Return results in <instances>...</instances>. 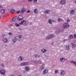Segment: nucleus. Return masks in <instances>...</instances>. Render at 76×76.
Listing matches in <instances>:
<instances>
[{"instance_id": "1", "label": "nucleus", "mask_w": 76, "mask_h": 76, "mask_svg": "<svg viewBox=\"0 0 76 76\" xmlns=\"http://www.w3.org/2000/svg\"><path fill=\"white\" fill-rule=\"evenodd\" d=\"M54 35L50 34L47 37L46 39H51L52 38H54Z\"/></svg>"}, {"instance_id": "2", "label": "nucleus", "mask_w": 76, "mask_h": 76, "mask_svg": "<svg viewBox=\"0 0 76 76\" xmlns=\"http://www.w3.org/2000/svg\"><path fill=\"white\" fill-rule=\"evenodd\" d=\"M23 19V17L22 15H19L17 18V20H21Z\"/></svg>"}, {"instance_id": "3", "label": "nucleus", "mask_w": 76, "mask_h": 76, "mask_svg": "<svg viewBox=\"0 0 76 76\" xmlns=\"http://www.w3.org/2000/svg\"><path fill=\"white\" fill-rule=\"evenodd\" d=\"M69 26V24L68 23H65L63 25V28H67Z\"/></svg>"}, {"instance_id": "4", "label": "nucleus", "mask_w": 76, "mask_h": 76, "mask_svg": "<svg viewBox=\"0 0 76 76\" xmlns=\"http://www.w3.org/2000/svg\"><path fill=\"white\" fill-rule=\"evenodd\" d=\"M26 11V10L24 8H23L21 9L20 12V13L21 15H23L24 12H25Z\"/></svg>"}, {"instance_id": "5", "label": "nucleus", "mask_w": 76, "mask_h": 76, "mask_svg": "<svg viewBox=\"0 0 76 76\" xmlns=\"http://www.w3.org/2000/svg\"><path fill=\"white\" fill-rule=\"evenodd\" d=\"M0 73L1 75H5V71L4 70H1L0 71Z\"/></svg>"}, {"instance_id": "6", "label": "nucleus", "mask_w": 76, "mask_h": 76, "mask_svg": "<svg viewBox=\"0 0 76 76\" xmlns=\"http://www.w3.org/2000/svg\"><path fill=\"white\" fill-rule=\"evenodd\" d=\"M21 66H26V65H28V63L27 62H23L22 63L20 64Z\"/></svg>"}, {"instance_id": "7", "label": "nucleus", "mask_w": 76, "mask_h": 76, "mask_svg": "<svg viewBox=\"0 0 76 76\" xmlns=\"http://www.w3.org/2000/svg\"><path fill=\"white\" fill-rule=\"evenodd\" d=\"M48 69H45L43 72V75H46V74H47L48 73Z\"/></svg>"}, {"instance_id": "8", "label": "nucleus", "mask_w": 76, "mask_h": 76, "mask_svg": "<svg viewBox=\"0 0 76 76\" xmlns=\"http://www.w3.org/2000/svg\"><path fill=\"white\" fill-rule=\"evenodd\" d=\"M65 49L66 50H69L70 49V46L69 45H67Z\"/></svg>"}, {"instance_id": "9", "label": "nucleus", "mask_w": 76, "mask_h": 76, "mask_svg": "<svg viewBox=\"0 0 76 76\" xmlns=\"http://www.w3.org/2000/svg\"><path fill=\"white\" fill-rule=\"evenodd\" d=\"M18 60L19 61H22L23 60V57L20 56L19 57Z\"/></svg>"}, {"instance_id": "10", "label": "nucleus", "mask_w": 76, "mask_h": 76, "mask_svg": "<svg viewBox=\"0 0 76 76\" xmlns=\"http://www.w3.org/2000/svg\"><path fill=\"white\" fill-rule=\"evenodd\" d=\"M45 64H43L40 67V70H42L44 67H45V66L44 65Z\"/></svg>"}, {"instance_id": "11", "label": "nucleus", "mask_w": 76, "mask_h": 76, "mask_svg": "<svg viewBox=\"0 0 76 76\" xmlns=\"http://www.w3.org/2000/svg\"><path fill=\"white\" fill-rule=\"evenodd\" d=\"M60 3L61 4H66V1L65 0H62L61 1Z\"/></svg>"}, {"instance_id": "12", "label": "nucleus", "mask_w": 76, "mask_h": 76, "mask_svg": "<svg viewBox=\"0 0 76 76\" xmlns=\"http://www.w3.org/2000/svg\"><path fill=\"white\" fill-rule=\"evenodd\" d=\"M2 40L4 42H7V38H4Z\"/></svg>"}, {"instance_id": "13", "label": "nucleus", "mask_w": 76, "mask_h": 76, "mask_svg": "<svg viewBox=\"0 0 76 76\" xmlns=\"http://www.w3.org/2000/svg\"><path fill=\"white\" fill-rule=\"evenodd\" d=\"M12 41H13V42H16V41H17V38H16V37H15L12 39Z\"/></svg>"}, {"instance_id": "14", "label": "nucleus", "mask_w": 76, "mask_h": 76, "mask_svg": "<svg viewBox=\"0 0 76 76\" xmlns=\"http://www.w3.org/2000/svg\"><path fill=\"white\" fill-rule=\"evenodd\" d=\"M60 60L62 62H64L65 61V58H61L60 59Z\"/></svg>"}, {"instance_id": "15", "label": "nucleus", "mask_w": 76, "mask_h": 76, "mask_svg": "<svg viewBox=\"0 0 76 76\" xmlns=\"http://www.w3.org/2000/svg\"><path fill=\"white\" fill-rule=\"evenodd\" d=\"M5 13V10L4 9H2L1 10V14H4Z\"/></svg>"}, {"instance_id": "16", "label": "nucleus", "mask_w": 76, "mask_h": 76, "mask_svg": "<svg viewBox=\"0 0 76 76\" xmlns=\"http://www.w3.org/2000/svg\"><path fill=\"white\" fill-rule=\"evenodd\" d=\"M23 25L25 26L27 25L28 23H26V21H25V20H23Z\"/></svg>"}, {"instance_id": "17", "label": "nucleus", "mask_w": 76, "mask_h": 76, "mask_svg": "<svg viewBox=\"0 0 76 76\" xmlns=\"http://www.w3.org/2000/svg\"><path fill=\"white\" fill-rule=\"evenodd\" d=\"M34 12L35 13H37L38 12V10L37 9H35L34 10Z\"/></svg>"}, {"instance_id": "18", "label": "nucleus", "mask_w": 76, "mask_h": 76, "mask_svg": "<svg viewBox=\"0 0 76 76\" xmlns=\"http://www.w3.org/2000/svg\"><path fill=\"white\" fill-rule=\"evenodd\" d=\"M65 74V72L64 70H62L61 71V75H64Z\"/></svg>"}, {"instance_id": "19", "label": "nucleus", "mask_w": 76, "mask_h": 76, "mask_svg": "<svg viewBox=\"0 0 76 76\" xmlns=\"http://www.w3.org/2000/svg\"><path fill=\"white\" fill-rule=\"evenodd\" d=\"M47 51V50L45 49H43L42 51L41 52L43 53H46V52Z\"/></svg>"}, {"instance_id": "20", "label": "nucleus", "mask_w": 76, "mask_h": 76, "mask_svg": "<svg viewBox=\"0 0 76 76\" xmlns=\"http://www.w3.org/2000/svg\"><path fill=\"white\" fill-rule=\"evenodd\" d=\"M10 12L11 13H16V11L15 10H12Z\"/></svg>"}, {"instance_id": "21", "label": "nucleus", "mask_w": 76, "mask_h": 76, "mask_svg": "<svg viewBox=\"0 0 76 76\" xmlns=\"http://www.w3.org/2000/svg\"><path fill=\"white\" fill-rule=\"evenodd\" d=\"M6 34H2V37L3 38H6Z\"/></svg>"}, {"instance_id": "22", "label": "nucleus", "mask_w": 76, "mask_h": 76, "mask_svg": "<svg viewBox=\"0 0 76 76\" xmlns=\"http://www.w3.org/2000/svg\"><path fill=\"white\" fill-rule=\"evenodd\" d=\"M45 13H46L47 14H49L50 12V11L49 10H47L45 11Z\"/></svg>"}, {"instance_id": "23", "label": "nucleus", "mask_w": 76, "mask_h": 76, "mask_svg": "<svg viewBox=\"0 0 76 76\" xmlns=\"http://www.w3.org/2000/svg\"><path fill=\"white\" fill-rule=\"evenodd\" d=\"M70 63H74V64L75 66H76V62L75 61H70Z\"/></svg>"}, {"instance_id": "24", "label": "nucleus", "mask_w": 76, "mask_h": 76, "mask_svg": "<svg viewBox=\"0 0 76 76\" xmlns=\"http://www.w3.org/2000/svg\"><path fill=\"white\" fill-rule=\"evenodd\" d=\"M74 12H75V11L73 10H71L70 11V14H71L72 15L74 13Z\"/></svg>"}, {"instance_id": "25", "label": "nucleus", "mask_w": 76, "mask_h": 76, "mask_svg": "<svg viewBox=\"0 0 76 76\" xmlns=\"http://www.w3.org/2000/svg\"><path fill=\"white\" fill-rule=\"evenodd\" d=\"M41 61L40 60H39L38 61H36V63L37 64H38V63H38L39 64H41Z\"/></svg>"}, {"instance_id": "26", "label": "nucleus", "mask_w": 76, "mask_h": 76, "mask_svg": "<svg viewBox=\"0 0 76 76\" xmlns=\"http://www.w3.org/2000/svg\"><path fill=\"white\" fill-rule=\"evenodd\" d=\"M17 18V16L13 18H12V21H15L16 18Z\"/></svg>"}, {"instance_id": "27", "label": "nucleus", "mask_w": 76, "mask_h": 76, "mask_svg": "<svg viewBox=\"0 0 76 76\" xmlns=\"http://www.w3.org/2000/svg\"><path fill=\"white\" fill-rule=\"evenodd\" d=\"M15 25L16 27H19L20 26V25H19V24L17 23H15Z\"/></svg>"}, {"instance_id": "28", "label": "nucleus", "mask_w": 76, "mask_h": 76, "mask_svg": "<svg viewBox=\"0 0 76 76\" xmlns=\"http://www.w3.org/2000/svg\"><path fill=\"white\" fill-rule=\"evenodd\" d=\"M48 22L50 24H52V21L51 20H48Z\"/></svg>"}, {"instance_id": "29", "label": "nucleus", "mask_w": 76, "mask_h": 76, "mask_svg": "<svg viewBox=\"0 0 76 76\" xmlns=\"http://www.w3.org/2000/svg\"><path fill=\"white\" fill-rule=\"evenodd\" d=\"M34 56V57H36V58H39V55L37 54L35 55Z\"/></svg>"}, {"instance_id": "30", "label": "nucleus", "mask_w": 76, "mask_h": 76, "mask_svg": "<svg viewBox=\"0 0 76 76\" xmlns=\"http://www.w3.org/2000/svg\"><path fill=\"white\" fill-rule=\"evenodd\" d=\"M76 47V44H74L72 46V48H75Z\"/></svg>"}, {"instance_id": "31", "label": "nucleus", "mask_w": 76, "mask_h": 76, "mask_svg": "<svg viewBox=\"0 0 76 76\" xmlns=\"http://www.w3.org/2000/svg\"><path fill=\"white\" fill-rule=\"evenodd\" d=\"M25 69L26 70H29V67L28 66L26 67L25 68Z\"/></svg>"}, {"instance_id": "32", "label": "nucleus", "mask_w": 76, "mask_h": 76, "mask_svg": "<svg viewBox=\"0 0 76 76\" xmlns=\"http://www.w3.org/2000/svg\"><path fill=\"white\" fill-rule=\"evenodd\" d=\"M69 38L71 39H72V38H73V36L72 35H70L69 36Z\"/></svg>"}, {"instance_id": "33", "label": "nucleus", "mask_w": 76, "mask_h": 76, "mask_svg": "<svg viewBox=\"0 0 76 76\" xmlns=\"http://www.w3.org/2000/svg\"><path fill=\"white\" fill-rule=\"evenodd\" d=\"M23 20L22 21L21 23H20V25H22L23 23Z\"/></svg>"}, {"instance_id": "34", "label": "nucleus", "mask_w": 76, "mask_h": 76, "mask_svg": "<svg viewBox=\"0 0 76 76\" xmlns=\"http://www.w3.org/2000/svg\"><path fill=\"white\" fill-rule=\"evenodd\" d=\"M58 72V70H55V73L56 74V73H57Z\"/></svg>"}, {"instance_id": "35", "label": "nucleus", "mask_w": 76, "mask_h": 76, "mask_svg": "<svg viewBox=\"0 0 76 76\" xmlns=\"http://www.w3.org/2000/svg\"><path fill=\"white\" fill-rule=\"evenodd\" d=\"M56 33L57 34H60V31H58L56 32Z\"/></svg>"}, {"instance_id": "36", "label": "nucleus", "mask_w": 76, "mask_h": 76, "mask_svg": "<svg viewBox=\"0 0 76 76\" xmlns=\"http://www.w3.org/2000/svg\"><path fill=\"white\" fill-rule=\"evenodd\" d=\"M70 22V20L69 19H67V22Z\"/></svg>"}, {"instance_id": "37", "label": "nucleus", "mask_w": 76, "mask_h": 76, "mask_svg": "<svg viewBox=\"0 0 76 76\" xmlns=\"http://www.w3.org/2000/svg\"><path fill=\"white\" fill-rule=\"evenodd\" d=\"M8 34H9V35H11V36H12V34L10 32H9L8 33Z\"/></svg>"}, {"instance_id": "38", "label": "nucleus", "mask_w": 76, "mask_h": 76, "mask_svg": "<svg viewBox=\"0 0 76 76\" xmlns=\"http://www.w3.org/2000/svg\"><path fill=\"white\" fill-rule=\"evenodd\" d=\"M73 36L75 38H76V34H74L73 35Z\"/></svg>"}, {"instance_id": "39", "label": "nucleus", "mask_w": 76, "mask_h": 76, "mask_svg": "<svg viewBox=\"0 0 76 76\" xmlns=\"http://www.w3.org/2000/svg\"><path fill=\"white\" fill-rule=\"evenodd\" d=\"M18 37L19 38H20H20H22V36L21 35H20L18 36Z\"/></svg>"}, {"instance_id": "40", "label": "nucleus", "mask_w": 76, "mask_h": 76, "mask_svg": "<svg viewBox=\"0 0 76 76\" xmlns=\"http://www.w3.org/2000/svg\"><path fill=\"white\" fill-rule=\"evenodd\" d=\"M37 1L38 0H34V3H37Z\"/></svg>"}, {"instance_id": "41", "label": "nucleus", "mask_w": 76, "mask_h": 76, "mask_svg": "<svg viewBox=\"0 0 76 76\" xmlns=\"http://www.w3.org/2000/svg\"><path fill=\"white\" fill-rule=\"evenodd\" d=\"M20 11H17L16 13H18V14H19V12H20Z\"/></svg>"}, {"instance_id": "42", "label": "nucleus", "mask_w": 76, "mask_h": 76, "mask_svg": "<svg viewBox=\"0 0 76 76\" xmlns=\"http://www.w3.org/2000/svg\"><path fill=\"white\" fill-rule=\"evenodd\" d=\"M52 22H56V21L55 20H52Z\"/></svg>"}, {"instance_id": "43", "label": "nucleus", "mask_w": 76, "mask_h": 76, "mask_svg": "<svg viewBox=\"0 0 76 76\" xmlns=\"http://www.w3.org/2000/svg\"><path fill=\"white\" fill-rule=\"evenodd\" d=\"M67 39H65L63 41H64V42H66V41H67Z\"/></svg>"}, {"instance_id": "44", "label": "nucleus", "mask_w": 76, "mask_h": 76, "mask_svg": "<svg viewBox=\"0 0 76 76\" xmlns=\"http://www.w3.org/2000/svg\"><path fill=\"white\" fill-rule=\"evenodd\" d=\"M60 21L61 22H63V20H62V19H60Z\"/></svg>"}, {"instance_id": "45", "label": "nucleus", "mask_w": 76, "mask_h": 76, "mask_svg": "<svg viewBox=\"0 0 76 76\" xmlns=\"http://www.w3.org/2000/svg\"><path fill=\"white\" fill-rule=\"evenodd\" d=\"M13 26L12 25H9V27H10V26Z\"/></svg>"}, {"instance_id": "46", "label": "nucleus", "mask_w": 76, "mask_h": 76, "mask_svg": "<svg viewBox=\"0 0 76 76\" xmlns=\"http://www.w3.org/2000/svg\"><path fill=\"white\" fill-rule=\"evenodd\" d=\"M60 18H59L58 19V22H60Z\"/></svg>"}, {"instance_id": "47", "label": "nucleus", "mask_w": 76, "mask_h": 76, "mask_svg": "<svg viewBox=\"0 0 76 76\" xmlns=\"http://www.w3.org/2000/svg\"><path fill=\"white\" fill-rule=\"evenodd\" d=\"M2 6H1V5H0V8H2Z\"/></svg>"}, {"instance_id": "48", "label": "nucleus", "mask_w": 76, "mask_h": 76, "mask_svg": "<svg viewBox=\"0 0 76 76\" xmlns=\"http://www.w3.org/2000/svg\"><path fill=\"white\" fill-rule=\"evenodd\" d=\"M26 72V71H23V72L24 73H25Z\"/></svg>"}, {"instance_id": "49", "label": "nucleus", "mask_w": 76, "mask_h": 76, "mask_svg": "<svg viewBox=\"0 0 76 76\" xmlns=\"http://www.w3.org/2000/svg\"><path fill=\"white\" fill-rule=\"evenodd\" d=\"M2 67H4V65H3V64H2Z\"/></svg>"}, {"instance_id": "50", "label": "nucleus", "mask_w": 76, "mask_h": 76, "mask_svg": "<svg viewBox=\"0 0 76 76\" xmlns=\"http://www.w3.org/2000/svg\"><path fill=\"white\" fill-rule=\"evenodd\" d=\"M32 0H29V1H31Z\"/></svg>"}, {"instance_id": "51", "label": "nucleus", "mask_w": 76, "mask_h": 76, "mask_svg": "<svg viewBox=\"0 0 76 76\" xmlns=\"http://www.w3.org/2000/svg\"><path fill=\"white\" fill-rule=\"evenodd\" d=\"M31 24H32V23H30V25H31Z\"/></svg>"}, {"instance_id": "52", "label": "nucleus", "mask_w": 76, "mask_h": 76, "mask_svg": "<svg viewBox=\"0 0 76 76\" xmlns=\"http://www.w3.org/2000/svg\"><path fill=\"white\" fill-rule=\"evenodd\" d=\"M27 13H29V10L28 11Z\"/></svg>"}, {"instance_id": "53", "label": "nucleus", "mask_w": 76, "mask_h": 76, "mask_svg": "<svg viewBox=\"0 0 76 76\" xmlns=\"http://www.w3.org/2000/svg\"><path fill=\"white\" fill-rule=\"evenodd\" d=\"M1 18V16L0 15V19Z\"/></svg>"}, {"instance_id": "54", "label": "nucleus", "mask_w": 76, "mask_h": 76, "mask_svg": "<svg viewBox=\"0 0 76 76\" xmlns=\"http://www.w3.org/2000/svg\"><path fill=\"white\" fill-rule=\"evenodd\" d=\"M30 10H29V12H30Z\"/></svg>"}, {"instance_id": "55", "label": "nucleus", "mask_w": 76, "mask_h": 76, "mask_svg": "<svg viewBox=\"0 0 76 76\" xmlns=\"http://www.w3.org/2000/svg\"><path fill=\"white\" fill-rule=\"evenodd\" d=\"M18 76H20V75H18Z\"/></svg>"}, {"instance_id": "56", "label": "nucleus", "mask_w": 76, "mask_h": 76, "mask_svg": "<svg viewBox=\"0 0 76 76\" xmlns=\"http://www.w3.org/2000/svg\"><path fill=\"white\" fill-rule=\"evenodd\" d=\"M28 1H29V0H28Z\"/></svg>"}]
</instances>
